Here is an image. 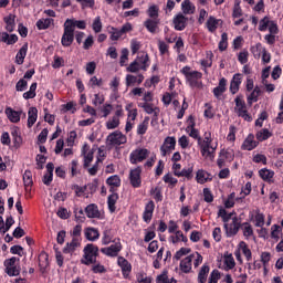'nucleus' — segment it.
Segmentation results:
<instances>
[{
    "label": "nucleus",
    "mask_w": 283,
    "mask_h": 283,
    "mask_svg": "<svg viewBox=\"0 0 283 283\" xmlns=\"http://www.w3.org/2000/svg\"><path fill=\"white\" fill-rule=\"evenodd\" d=\"M199 147L203 158H208L209 160L216 158L217 146H211V133L206 134L205 139L199 138Z\"/></svg>",
    "instance_id": "f257e3e1"
},
{
    "label": "nucleus",
    "mask_w": 283,
    "mask_h": 283,
    "mask_svg": "<svg viewBox=\"0 0 283 283\" xmlns=\"http://www.w3.org/2000/svg\"><path fill=\"white\" fill-rule=\"evenodd\" d=\"M98 256V247L90 243L84 248V256L81 260L82 264H96V258Z\"/></svg>",
    "instance_id": "f03ea898"
},
{
    "label": "nucleus",
    "mask_w": 283,
    "mask_h": 283,
    "mask_svg": "<svg viewBox=\"0 0 283 283\" xmlns=\"http://www.w3.org/2000/svg\"><path fill=\"white\" fill-rule=\"evenodd\" d=\"M234 103L235 114L243 118V120H248V123H251V120H253V117H251L249 111H247V103L244 102V99H242V96L238 95L234 99Z\"/></svg>",
    "instance_id": "7ed1b4c3"
},
{
    "label": "nucleus",
    "mask_w": 283,
    "mask_h": 283,
    "mask_svg": "<svg viewBox=\"0 0 283 283\" xmlns=\"http://www.w3.org/2000/svg\"><path fill=\"white\" fill-rule=\"evenodd\" d=\"M19 259H17L15 256H12L11 259H7L4 261L6 273L10 277H17V275H20L21 266L17 265Z\"/></svg>",
    "instance_id": "20e7f679"
},
{
    "label": "nucleus",
    "mask_w": 283,
    "mask_h": 283,
    "mask_svg": "<svg viewBox=\"0 0 283 283\" xmlns=\"http://www.w3.org/2000/svg\"><path fill=\"white\" fill-rule=\"evenodd\" d=\"M61 43L63 48H70V45L74 43V31L72 27H69L66 23H64V33L62 35Z\"/></svg>",
    "instance_id": "39448f33"
},
{
    "label": "nucleus",
    "mask_w": 283,
    "mask_h": 283,
    "mask_svg": "<svg viewBox=\"0 0 283 283\" xmlns=\"http://www.w3.org/2000/svg\"><path fill=\"white\" fill-rule=\"evenodd\" d=\"M149 156L147 148H137L130 154V163L136 165L137 163H143Z\"/></svg>",
    "instance_id": "423d86ee"
},
{
    "label": "nucleus",
    "mask_w": 283,
    "mask_h": 283,
    "mask_svg": "<svg viewBox=\"0 0 283 283\" xmlns=\"http://www.w3.org/2000/svg\"><path fill=\"white\" fill-rule=\"evenodd\" d=\"M223 227L229 238H231V235H237L238 231H240V219H238V217H232V222L230 224L224 223Z\"/></svg>",
    "instance_id": "0eeeda50"
},
{
    "label": "nucleus",
    "mask_w": 283,
    "mask_h": 283,
    "mask_svg": "<svg viewBox=\"0 0 283 283\" xmlns=\"http://www.w3.org/2000/svg\"><path fill=\"white\" fill-rule=\"evenodd\" d=\"M120 116H123V106H117L115 115L112 117V119L106 122V128L116 129V127L120 125Z\"/></svg>",
    "instance_id": "6e6552de"
},
{
    "label": "nucleus",
    "mask_w": 283,
    "mask_h": 283,
    "mask_svg": "<svg viewBox=\"0 0 283 283\" xmlns=\"http://www.w3.org/2000/svg\"><path fill=\"white\" fill-rule=\"evenodd\" d=\"M176 149V137H167L160 147L161 156H167Z\"/></svg>",
    "instance_id": "1a4fd4ad"
},
{
    "label": "nucleus",
    "mask_w": 283,
    "mask_h": 283,
    "mask_svg": "<svg viewBox=\"0 0 283 283\" xmlns=\"http://www.w3.org/2000/svg\"><path fill=\"white\" fill-rule=\"evenodd\" d=\"M107 140L111 145H125L127 143V138L120 132L109 134Z\"/></svg>",
    "instance_id": "9d476101"
},
{
    "label": "nucleus",
    "mask_w": 283,
    "mask_h": 283,
    "mask_svg": "<svg viewBox=\"0 0 283 283\" xmlns=\"http://www.w3.org/2000/svg\"><path fill=\"white\" fill-rule=\"evenodd\" d=\"M187 21H189V19L185 17V14L178 13L172 20L175 30H178L179 32L185 30L187 28Z\"/></svg>",
    "instance_id": "9b49d317"
},
{
    "label": "nucleus",
    "mask_w": 283,
    "mask_h": 283,
    "mask_svg": "<svg viewBox=\"0 0 283 283\" xmlns=\"http://www.w3.org/2000/svg\"><path fill=\"white\" fill-rule=\"evenodd\" d=\"M140 172H142L140 167H137V168L130 170L129 180H130L132 187H134V188L140 187V184H142Z\"/></svg>",
    "instance_id": "f8f14e48"
},
{
    "label": "nucleus",
    "mask_w": 283,
    "mask_h": 283,
    "mask_svg": "<svg viewBox=\"0 0 283 283\" xmlns=\"http://www.w3.org/2000/svg\"><path fill=\"white\" fill-rule=\"evenodd\" d=\"M144 25L146 28V30H148V32H150V34H156V32H158V25H160V19H147L144 22Z\"/></svg>",
    "instance_id": "ddd939ff"
},
{
    "label": "nucleus",
    "mask_w": 283,
    "mask_h": 283,
    "mask_svg": "<svg viewBox=\"0 0 283 283\" xmlns=\"http://www.w3.org/2000/svg\"><path fill=\"white\" fill-rule=\"evenodd\" d=\"M118 266H120L124 277H128L132 273V264L125 258L119 256L117 260Z\"/></svg>",
    "instance_id": "4468645a"
},
{
    "label": "nucleus",
    "mask_w": 283,
    "mask_h": 283,
    "mask_svg": "<svg viewBox=\"0 0 283 283\" xmlns=\"http://www.w3.org/2000/svg\"><path fill=\"white\" fill-rule=\"evenodd\" d=\"M188 127L186 128V130L188 132L189 136L191 138H196L198 140V144L200 143V135L198 133V129H195L196 127V122H193V117L190 116L189 119H188Z\"/></svg>",
    "instance_id": "2eb2a0df"
},
{
    "label": "nucleus",
    "mask_w": 283,
    "mask_h": 283,
    "mask_svg": "<svg viewBox=\"0 0 283 283\" xmlns=\"http://www.w3.org/2000/svg\"><path fill=\"white\" fill-rule=\"evenodd\" d=\"M241 84H242V75L240 73L234 74V76L230 83L231 94H238V92L240 91Z\"/></svg>",
    "instance_id": "dca6fc26"
},
{
    "label": "nucleus",
    "mask_w": 283,
    "mask_h": 283,
    "mask_svg": "<svg viewBox=\"0 0 283 283\" xmlns=\"http://www.w3.org/2000/svg\"><path fill=\"white\" fill-rule=\"evenodd\" d=\"M193 254H190L188 256H186L184 260H181L180 262V271H182V273H190L191 272V262H193Z\"/></svg>",
    "instance_id": "f3484780"
},
{
    "label": "nucleus",
    "mask_w": 283,
    "mask_h": 283,
    "mask_svg": "<svg viewBox=\"0 0 283 283\" xmlns=\"http://www.w3.org/2000/svg\"><path fill=\"white\" fill-rule=\"evenodd\" d=\"M119 251H120V243H115L109 245L108 248L102 249V253H104L105 255H109L111 258H116Z\"/></svg>",
    "instance_id": "a211bd4d"
},
{
    "label": "nucleus",
    "mask_w": 283,
    "mask_h": 283,
    "mask_svg": "<svg viewBox=\"0 0 283 283\" xmlns=\"http://www.w3.org/2000/svg\"><path fill=\"white\" fill-rule=\"evenodd\" d=\"M81 247V238H73L70 243L63 249V253H74Z\"/></svg>",
    "instance_id": "6ab92c4d"
},
{
    "label": "nucleus",
    "mask_w": 283,
    "mask_h": 283,
    "mask_svg": "<svg viewBox=\"0 0 283 283\" xmlns=\"http://www.w3.org/2000/svg\"><path fill=\"white\" fill-rule=\"evenodd\" d=\"M88 146L87 144H85L82 148V154L84 155V167L85 169H87V167H90V163H92V160H94V150H90L87 153Z\"/></svg>",
    "instance_id": "aec40b11"
},
{
    "label": "nucleus",
    "mask_w": 283,
    "mask_h": 283,
    "mask_svg": "<svg viewBox=\"0 0 283 283\" xmlns=\"http://www.w3.org/2000/svg\"><path fill=\"white\" fill-rule=\"evenodd\" d=\"M64 24H66L69 28L72 27V30L74 32L75 28H78V30H85L86 23L85 20H72L67 19Z\"/></svg>",
    "instance_id": "412c9836"
},
{
    "label": "nucleus",
    "mask_w": 283,
    "mask_h": 283,
    "mask_svg": "<svg viewBox=\"0 0 283 283\" xmlns=\"http://www.w3.org/2000/svg\"><path fill=\"white\" fill-rule=\"evenodd\" d=\"M224 92H227V80L224 77H222L219 81V85L213 88V94L217 98H220V96H222V94H224Z\"/></svg>",
    "instance_id": "4be33fe9"
},
{
    "label": "nucleus",
    "mask_w": 283,
    "mask_h": 283,
    "mask_svg": "<svg viewBox=\"0 0 283 283\" xmlns=\"http://www.w3.org/2000/svg\"><path fill=\"white\" fill-rule=\"evenodd\" d=\"M85 213L87 218H99L101 212L98 211V206L91 203L85 208Z\"/></svg>",
    "instance_id": "5701e85b"
},
{
    "label": "nucleus",
    "mask_w": 283,
    "mask_h": 283,
    "mask_svg": "<svg viewBox=\"0 0 283 283\" xmlns=\"http://www.w3.org/2000/svg\"><path fill=\"white\" fill-rule=\"evenodd\" d=\"M4 112L11 123H19L21 120V112H17L11 107H7Z\"/></svg>",
    "instance_id": "b1692460"
},
{
    "label": "nucleus",
    "mask_w": 283,
    "mask_h": 283,
    "mask_svg": "<svg viewBox=\"0 0 283 283\" xmlns=\"http://www.w3.org/2000/svg\"><path fill=\"white\" fill-rule=\"evenodd\" d=\"M154 208H155L154 201H149L146 205L145 212L143 216V219L145 222H149L151 220V218L154 217Z\"/></svg>",
    "instance_id": "393cba45"
},
{
    "label": "nucleus",
    "mask_w": 283,
    "mask_h": 283,
    "mask_svg": "<svg viewBox=\"0 0 283 283\" xmlns=\"http://www.w3.org/2000/svg\"><path fill=\"white\" fill-rule=\"evenodd\" d=\"M28 127H32L36 123L39 116V109L36 107H30L28 112Z\"/></svg>",
    "instance_id": "a878e982"
},
{
    "label": "nucleus",
    "mask_w": 283,
    "mask_h": 283,
    "mask_svg": "<svg viewBox=\"0 0 283 283\" xmlns=\"http://www.w3.org/2000/svg\"><path fill=\"white\" fill-rule=\"evenodd\" d=\"M143 81H145V76H143V74H139L138 76L132 75V74L126 75L127 87H129L130 85H134L135 83H138V85H140Z\"/></svg>",
    "instance_id": "bb28decb"
},
{
    "label": "nucleus",
    "mask_w": 283,
    "mask_h": 283,
    "mask_svg": "<svg viewBox=\"0 0 283 283\" xmlns=\"http://www.w3.org/2000/svg\"><path fill=\"white\" fill-rule=\"evenodd\" d=\"M28 54V44H24L15 55V63L18 65H23V61H25V56Z\"/></svg>",
    "instance_id": "cd10ccee"
},
{
    "label": "nucleus",
    "mask_w": 283,
    "mask_h": 283,
    "mask_svg": "<svg viewBox=\"0 0 283 283\" xmlns=\"http://www.w3.org/2000/svg\"><path fill=\"white\" fill-rule=\"evenodd\" d=\"M255 147H258V142L253 140L252 135H249L242 144V149L251 151L252 149H255Z\"/></svg>",
    "instance_id": "c85d7f7f"
},
{
    "label": "nucleus",
    "mask_w": 283,
    "mask_h": 283,
    "mask_svg": "<svg viewBox=\"0 0 283 283\" xmlns=\"http://www.w3.org/2000/svg\"><path fill=\"white\" fill-rule=\"evenodd\" d=\"M197 182L199 185H205L208 180H211V175L205 170H198L196 176Z\"/></svg>",
    "instance_id": "c756f323"
},
{
    "label": "nucleus",
    "mask_w": 283,
    "mask_h": 283,
    "mask_svg": "<svg viewBox=\"0 0 283 283\" xmlns=\"http://www.w3.org/2000/svg\"><path fill=\"white\" fill-rule=\"evenodd\" d=\"M181 10L184 14H193V12H196V7L190 0H184L181 3Z\"/></svg>",
    "instance_id": "7c9ffc66"
},
{
    "label": "nucleus",
    "mask_w": 283,
    "mask_h": 283,
    "mask_svg": "<svg viewBox=\"0 0 283 283\" xmlns=\"http://www.w3.org/2000/svg\"><path fill=\"white\" fill-rule=\"evenodd\" d=\"M223 262L226 265V271H231V269H235V259H233V254L226 253Z\"/></svg>",
    "instance_id": "2f4dec72"
},
{
    "label": "nucleus",
    "mask_w": 283,
    "mask_h": 283,
    "mask_svg": "<svg viewBox=\"0 0 283 283\" xmlns=\"http://www.w3.org/2000/svg\"><path fill=\"white\" fill-rule=\"evenodd\" d=\"M219 156L223 158V160H226L227 163H231L233 158H235V153H233V149L228 148V149H222Z\"/></svg>",
    "instance_id": "473e14b6"
},
{
    "label": "nucleus",
    "mask_w": 283,
    "mask_h": 283,
    "mask_svg": "<svg viewBox=\"0 0 283 283\" xmlns=\"http://www.w3.org/2000/svg\"><path fill=\"white\" fill-rule=\"evenodd\" d=\"M52 23H54V19H52V18L40 19L36 22V28L39 30H48V28H50V25H52Z\"/></svg>",
    "instance_id": "72a5a7b5"
},
{
    "label": "nucleus",
    "mask_w": 283,
    "mask_h": 283,
    "mask_svg": "<svg viewBox=\"0 0 283 283\" xmlns=\"http://www.w3.org/2000/svg\"><path fill=\"white\" fill-rule=\"evenodd\" d=\"M84 235L86 239H88L91 242H94V240H98V230L94 228H86Z\"/></svg>",
    "instance_id": "f704fd0d"
},
{
    "label": "nucleus",
    "mask_w": 283,
    "mask_h": 283,
    "mask_svg": "<svg viewBox=\"0 0 283 283\" xmlns=\"http://www.w3.org/2000/svg\"><path fill=\"white\" fill-rule=\"evenodd\" d=\"M218 23H220V20L216 19L213 15H210L207 21L209 32H216V30H218Z\"/></svg>",
    "instance_id": "c9c22d12"
},
{
    "label": "nucleus",
    "mask_w": 283,
    "mask_h": 283,
    "mask_svg": "<svg viewBox=\"0 0 283 283\" xmlns=\"http://www.w3.org/2000/svg\"><path fill=\"white\" fill-rule=\"evenodd\" d=\"M209 265H202L201 270L199 271L198 274V282L199 283H205L207 282V275H209Z\"/></svg>",
    "instance_id": "e433bc0d"
},
{
    "label": "nucleus",
    "mask_w": 283,
    "mask_h": 283,
    "mask_svg": "<svg viewBox=\"0 0 283 283\" xmlns=\"http://www.w3.org/2000/svg\"><path fill=\"white\" fill-rule=\"evenodd\" d=\"M118 201V193H112L108 196V209L111 213H114L116 211V202Z\"/></svg>",
    "instance_id": "4c0bfd02"
},
{
    "label": "nucleus",
    "mask_w": 283,
    "mask_h": 283,
    "mask_svg": "<svg viewBox=\"0 0 283 283\" xmlns=\"http://www.w3.org/2000/svg\"><path fill=\"white\" fill-rule=\"evenodd\" d=\"M140 59H136L134 62H132L127 69L126 72H132L133 74H136V72H140L142 66H140Z\"/></svg>",
    "instance_id": "58836bf2"
},
{
    "label": "nucleus",
    "mask_w": 283,
    "mask_h": 283,
    "mask_svg": "<svg viewBox=\"0 0 283 283\" xmlns=\"http://www.w3.org/2000/svg\"><path fill=\"white\" fill-rule=\"evenodd\" d=\"M106 182L112 187L111 191H114V187H120V177L118 175L111 176Z\"/></svg>",
    "instance_id": "ea45409f"
},
{
    "label": "nucleus",
    "mask_w": 283,
    "mask_h": 283,
    "mask_svg": "<svg viewBox=\"0 0 283 283\" xmlns=\"http://www.w3.org/2000/svg\"><path fill=\"white\" fill-rule=\"evenodd\" d=\"M4 23H7V25H6L7 32H14V15L13 14L6 17Z\"/></svg>",
    "instance_id": "a19ab883"
},
{
    "label": "nucleus",
    "mask_w": 283,
    "mask_h": 283,
    "mask_svg": "<svg viewBox=\"0 0 283 283\" xmlns=\"http://www.w3.org/2000/svg\"><path fill=\"white\" fill-rule=\"evenodd\" d=\"M271 136V132H269V129L266 128H263L256 133V140H260L262 143L263 140H269Z\"/></svg>",
    "instance_id": "79ce46f5"
},
{
    "label": "nucleus",
    "mask_w": 283,
    "mask_h": 283,
    "mask_svg": "<svg viewBox=\"0 0 283 283\" xmlns=\"http://www.w3.org/2000/svg\"><path fill=\"white\" fill-rule=\"evenodd\" d=\"M179 174L180 175H177L178 178H187V180H191V178H193V168H184Z\"/></svg>",
    "instance_id": "37998d69"
},
{
    "label": "nucleus",
    "mask_w": 283,
    "mask_h": 283,
    "mask_svg": "<svg viewBox=\"0 0 283 283\" xmlns=\"http://www.w3.org/2000/svg\"><path fill=\"white\" fill-rule=\"evenodd\" d=\"M149 125V117H145L142 124L138 125L137 127V134L139 136H143L147 132V127Z\"/></svg>",
    "instance_id": "c03bdc74"
},
{
    "label": "nucleus",
    "mask_w": 283,
    "mask_h": 283,
    "mask_svg": "<svg viewBox=\"0 0 283 283\" xmlns=\"http://www.w3.org/2000/svg\"><path fill=\"white\" fill-rule=\"evenodd\" d=\"M23 182L24 187H32L34 185V181L32 180V171L25 170L23 174Z\"/></svg>",
    "instance_id": "a18cd8bd"
},
{
    "label": "nucleus",
    "mask_w": 283,
    "mask_h": 283,
    "mask_svg": "<svg viewBox=\"0 0 283 283\" xmlns=\"http://www.w3.org/2000/svg\"><path fill=\"white\" fill-rule=\"evenodd\" d=\"M172 244H177V242H188L187 237L181 231L176 232V237H170Z\"/></svg>",
    "instance_id": "49530a36"
},
{
    "label": "nucleus",
    "mask_w": 283,
    "mask_h": 283,
    "mask_svg": "<svg viewBox=\"0 0 283 283\" xmlns=\"http://www.w3.org/2000/svg\"><path fill=\"white\" fill-rule=\"evenodd\" d=\"M158 12H159V9H158V6L156 4L150 6L147 10V14L149 19H158Z\"/></svg>",
    "instance_id": "de8ad7c7"
},
{
    "label": "nucleus",
    "mask_w": 283,
    "mask_h": 283,
    "mask_svg": "<svg viewBox=\"0 0 283 283\" xmlns=\"http://www.w3.org/2000/svg\"><path fill=\"white\" fill-rule=\"evenodd\" d=\"M259 174H260L262 180H271V178H273V176H275V172H273V171H271V170H269L266 168L261 169L259 171Z\"/></svg>",
    "instance_id": "09e8293b"
},
{
    "label": "nucleus",
    "mask_w": 283,
    "mask_h": 283,
    "mask_svg": "<svg viewBox=\"0 0 283 283\" xmlns=\"http://www.w3.org/2000/svg\"><path fill=\"white\" fill-rule=\"evenodd\" d=\"M241 229L245 238H251V235H253V228L251 227V224L245 222L241 226Z\"/></svg>",
    "instance_id": "8fccbe9b"
},
{
    "label": "nucleus",
    "mask_w": 283,
    "mask_h": 283,
    "mask_svg": "<svg viewBox=\"0 0 283 283\" xmlns=\"http://www.w3.org/2000/svg\"><path fill=\"white\" fill-rule=\"evenodd\" d=\"M219 218H222L224 224H227V222H229V220H231V218H233V213H227V210L224 209H220L218 212Z\"/></svg>",
    "instance_id": "3c124183"
},
{
    "label": "nucleus",
    "mask_w": 283,
    "mask_h": 283,
    "mask_svg": "<svg viewBox=\"0 0 283 283\" xmlns=\"http://www.w3.org/2000/svg\"><path fill=\"white\" fill-rule=\"evenodd\" d=\"M228 35L227 33H222L221 34V41L219 42V50L220 52H224V50H227L229 43L227 42L228 41Z\"/></svg>",
    "instance_id": "603ef678"
},
{
    "label": "nucleus",
    "mask_w": 283,
    "mask_h": 283,
    "mask_svg": "<svg viewBox=\"0 0 283 283\" xmlns=\"http://www.w3.org/2000/svg\"><path fill=\"white\" fill-rule=\"evenodd\" d=\"M92 28L94 32H96V34H98V32L103 30V22H101V17L95 18V20L93 21Z\"/></svg>",
    "instance_id": "864d4df0"
},
{
    "label": "nucleus",
    "mask_w": 283,
    "mask_h": 283,
    "mask_svg": "<svg viewBox=\"0 0 283 283\" xmlns=\"http://www.w3.org/2000/svg\"><path fill=\"white\" fill-rule=\"evenodd\" d=\"M137 59H139V66H142V70L146 71L148 67L147 63H149V55L145 54Z\"/></svg>",
    "instance_id": "5fc2aeb1"
},
{
    "label": "nucleus",
    "mask_w": 283,
    "mask_h": 283,
    "mask_svg": "<svg viewBox=\"0 0 283 283\" xmlns=\"http://www.w3.org/2000/svg\"><path fill=\"white\" fill-rule=\"evenodd\" d=\"M271 23V20H269V17H264L260 22H259V30L260 32H264L266 28H269Z\"/></svg>",
    "instance_id": "6e6d98bb"
},
{
    "label": "nucleus",
    "mask_w": 283,
    "mask_h": 283,
    "mask_svg": "<svg viewBox=\"0 0 283 283\" xmlns=\"http://www.w3.org/2000/svg\"><path fill=\"white\" fill-rule=\"evenodd\" d=\"M14 224V218L12 216L8 217L6 222H3V229L2 233H6L7 231H10V228Z\"/></svg>",
    "instance_id": "4d7b16f0"
},
{
    "label": "nucleus",
    "mask_w": 283,
    "mask_h": 283,
    "mask_svg": "<svg viewBox=\"0 0 283 283\" xmlns=\"http://www.w3.org/2000/svg\"><path fill=\"white\" fill-rule=\"evenodd\" d=\"M198 78H202V73L193 71L190 72V74L187 77V81H189V83H193V81H198Z\"/></svg>",
    "instance_id": "13d9d810"
},
{
    "label": "nucleus",
    "mask_w": 283,
    "mask_h": 283,
    "mask_svg": "<svg viewBox=\"0 0 283 283\" xmlns=\"http://www.w3.org/2000/svg\"><path fill=\"white\" fill-rule=\"evenodd\" d=\"M240 249L243 253V255L247 258V260H251V250L247 247V243L241 242L240 243Z\"/></svg>",
    "instance_id": "bf43d9fd"
},
{
    "label": "nucleus",
    "mask_w": 283,
    "mask_h": 283,
    "mask_svg": "<svg viewBox=\"0 0 283 283\" xmlns=\"http://www.w3.org/2000/svg\"><path fill=\"white\" fill-rule=\"evenodd\" d=\"M188 253H191V249L189 248H181L179 251L175 254V260H180L184 255H188Z\"/></svg>",
    "instance_id": "052dcab7"
},
{
    "label": "nucleus",
    "mask_w": 283,
    "mask_h": 283,
    "mask_svg": "<svg viewBox=\"0 0 283 283\" xmlns=\"http://www.w3.org/2000/svg\"><path fill=\"white\" fill-rule=\"evenodd\" d=\"M224 205L227 209H231L235 205V192L230 193Z\"/></svg>",
    "instance_id": "680f3d73"
},
{
    "label": "nucleus",
    "mask_w": 283,
    "mask_h": 283,
    "mask_svg": "<svg viewBox=\"0 0 283 283\" xmlns=\"http://www.w3.org/2000/svg\"><path fill=\"white\" fill-rule=\"evenodd\" d=\"M120 36H123V33L120 32V30H118L116 28H112L111 40L118 41L120 39Z\"/></svg>",
    "instance_id": "e2e57ef3"
},
{
    "label": "nucleus",
    "mask_w": 283,
    "mask_h": 283,
    "mask_svg": "<svg viewBox=\"0 0 283 283\" xmlns=\"http://www.w3.org/2000/svg\"><path fill=\"white\" fill-rule=\"evenodd\" d=\"M220 271L213 270L210 274L209 282L208 283H218V280H220Z\"/></svg>",
    "instance_id": "0e129e2a"
},
{
    "label": "nucleus",
    "mask_w": 283,
    "mask_h": 283,
    "mask_svg": "<svg viewBox=\"0 0 283 283\" xmlns=\"http://www.w3.org/2000/svg\"><path fill=\"white\" fill-rule=\"evenodd\" d=\"M203 200L205 202H213V195L209 188L203 189Z\"/></svg>",
    "instance_id": "69168bd1"
},
{
    "label": "nucleus",
    "mask_w": 283,
    "mask_h": 283,
    "mask_svg": "<svg viewBox=\"0 0 283 283\" xmlns=\"http://www.w3.org/2000/svg\"><path fill=\"white\" fill-rule=\"evenodd\" d=\"M143 107H144L146 114H155V116H158V113H157L158 108H154V105L146 103L143 105Z\"/></svg>",
    "instance_id": "338daca9"
},
{
    "label": "nucleus",
    "mask_w": 283,
    "mask_h": 283,
    "mask_svg": "<svg viewBox=\"0 0 283 283\" xmlns=\"http://www.w3.org/2000/svg\"><path fill=\"white\" fill-rule=\"evenodd\" d=\"M39 261H40V266H48L50 263L48 262V254L46 253H42L39 256Z\"/></svg>",
    "instance_id": "774afa93"
}]
</instances>
